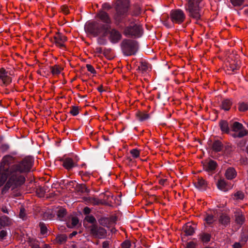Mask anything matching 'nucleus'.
<instances>
[{
    "instance_id": "1",
    "label": "nucleus",
    "mask_w": 248,
    "mask_h": 248,
    "mask_svg": "<svg viewBox=\"0 0 248 248\" xmlns=\"http://www.w3.org/2000/svg\"><path fill=\"white\" fill-rule=\"evenodd\" d=\"M32 158L30 156L24 158L17 163L12 165L10 168V173L17 178V184L23 185L25 178L22 174L29 172L33 165Z\"/></svg>"
},
{
    "instance_id": "2",
    "label": "nucleus",
    "mask_w": 248,
    "mask_h": 248,
    "mask_svg": "<svg viewBox=\"0 0 248 248\" xmlns=\"http://www.w3.org/2000/svg\"><path fill=\"white\" fill-rule=\"evenodd\" d=\"M32 158L30 156L24 158L17 163L12 165L10 168V173L17 178V184L23 185L25 178L22 174L29 172L33 165Z\"/></svg>"
},
{
    "instance_id": "3",
    "label": "nucleus",
    "mask_w": 248,
    "mask_h": 248,
    "mask_svg": "<svg viewBox=\"0 0 248 248\" xmlns=\"http://www.w3.org/2000/svg\"><path fill=\"white\" fill-rule=\"evenodd\" d=\"M96 17L103 23L97 21H93L89 23L87 27L90 28L94 33L106 32V31L110 28L111 24L112 23L110 16L103 10H100L96 14Z\"/></svg>"
},
{
    "instance_id": "4",
    "label": "nucleus",
    "mask_w": 248,
    "mask_h": 248,
    "mask_svg": "<svg viewBox=\"0 0 248 248\" xmlns=\"http://www.w3.org/2000/svg\"><path fill=\"white\" fill-rule=\"evenodd\" d=\"M130 6L129 0H117L115 3V13L113 18L116 25L122 22L128 15Z\"/></svg>"
},
{
    "instance_id": "5",
    "label": "nucleus",
    "mask_w": 248,
    "mask_h": 248,
    "mask_svg": "<svg viewBox=\"0 0 248 248\" xmlns=\"http://www.w3.org/2000/svg\"><path fill=\"white\" fill-rule=\"evenodd\" d=\"M202 0H189L186 11L188 12V16L196 20V23L199 24L198 21L201 19V9L200 3Z\"/></svg>"
},
{
    "instance_id": "6",
    "label": "nucleus",
    "mask_w": 248,
    "mask_h": 248,
    "mask_svg": "<svg viewBox=\"0 0 248 248\" xmlns=\"http://www.w3.org/2000/svg\"><path fill=\"white\" fill-rule=\"evenodd\" d=\"M121 47L124 55L129 56L136 54L139 48V45L137 41L124 39L121 43Z\"/></svg>"
},
{
    "instance_id": "7",
    "label": "nucleus",
    "mask_w": 248,
    "mask_h": 248,
    "mask_svg": "<svg viewBox=\"0 0 248 248\" xmlns=\"http://www.w3.org/2000/svg\"><path fill=\"white\" fill-rule=\"evenodd\" d=\"M143 33V29L141 26L134 23L125 27L123 31V34L131 38H137L141 36Z\"/></svg>"
},
{
    "instance_id": "8",
    "label": "nucleus",
    "mask_w": 248,
    "mask_h": 248,
    "mask_svg": "<svg viewBox=\"0 0 248 248\" xmlns=\"http://www.w3.org/2000/svg\"><path fill=\"white\" fill-rule=\"evenodd\" d=\"M90 233L95 238L101 239L104 238L107 235V231L104 228L98 226L97 224H92L88 226Z\"/></svg>"
},
{
    "instance_id": "9",
    "label": "nucleus",
    "mask_w": 248,
    "mask_h": 248,
    "mask_svg": "<svg viewBox=\"0 0 248 248\" xmlns=\"http://www.w3.org/2000/svg\"><path fill=\"white\" fill-rule=\"evenodd\" d=\"M170 17L173 23L180 24L184 21L186 16L182 10L175 9L171 11Z\"/></svg>"
},
{
    "instance_id": "10",
    "label": "nucleus",
    "mask_w": 248,
    "mask_h": 248,
    "mask_svg": "<svg viewBox=\"0 0 248 248\" xmlns=\"http://www.w3.org/2000/svg\"><path fill=\"white\" fill-rule=\"evenodd\" d=\"M17 178L13 175L11 174V177H10L8 181L2 189L1 193L2 194L6 193L10 187H12V189H14L18 186H21L22 185H18L17 184Z\"/></svg>"
},
{
    "instance_id": "11",
    "label": "nucleus",
    "mask_w": 248,
    "mask_h": 248,
    "mask_svg": "<svg viewBox=\"0 0 248 248\" xmlns=\"http://www.w3.org/2000/svg\"><path fill=\"white\" fill-rule=\"evenodd\" d=\"M14 160V158L10 155L4 156L0 162V169L2 170L9 171L11 165Z\"/></svg>"
},
{
    "instance_id": "12",
    "label": "nucleus",
    "mask_w": 248,
    "mask_h": 248,
    "mask_svg": "<svg viewBox=\"0 0 248 248\" xmlns=\"http://www.w3.org/2000/svg\"><path fill=\"white\" fill-rule=\"evenodd\" d=\"M87 30L89 32H90L91 34H93L94 36H98L99 35H100V37H99L97 38V43L100 45H105L107 44V40L106 38V37L108 34V31H106V32L105 33V32H102L100 33H94L93 32V30H91L90 28L87 27Z\"/></svg>"
},
{
    "instance_id": "13",
    "label": "nucleus",
    "mask_w": 248,
    "mask_h": 248,
    "mask_svg": "<svg viewBox=\"0 0 248 248\" xmlns=\"http://www.w3.org/2000/svg\"><path fill=\"white\" fill-rule=\"evenodd\" d=\"M108 34H109V40L112 43H118L122 38V34L115 29H108Z\"/></svg>"
},
{
    "instance_id": "14",
    "label": "nucleus",
    "mask_w": 248,
    "mask_h": 248,
    "mask_svg": "<svg viewBox=\"0 0 248 248\" xmlns=\"http://www.w3.org/2000/svg\"><path fill=\"white\" fill-rule=\"evenodd\" d=\"M54 42L60 48L65 47L64 42L67 41V37L61 33L57 32L53 37Z\"/></svg>"
},
{
    "instance_id": "15",
    "label": "nucleus",
    "mask_w": 248,
    "mask_h": 248,
    "mask_svg": "<svg viewBox=\"0 0 248 248\" xmlns=\"http://www.w3.org/2000/svg\"><path fill=\"white\" fill-rule=\"evenodd\" d=\"M62 162L63 167L68 170H70L76 166V164L74 162L72 158L70 157H66L61 160Z\"/></svg>"
},
{
    "instance_id": "16",
    "label": "nucleus",
    "mask_w": 248,
    "mask_h": 248,
    "mask_svg": "<svg viewBox=\"0 0 248 248\" xmlns=\"http://www.w3.org/2000/svg\"><path fill=\"white\" fill-rule=\"evenodd\" d=\"M217 166V163L212 159H210L208 162L203 164L204 170L206 171H213L216 170Z\"/></svg>"
},
{
    "instance_id": "17",
    "label": "nucleus",
    "mask_w": 248,
    "mask_h": 248,
    "mask_svg": "<svg viewBox=\"0 0 248 248\" xmlns=\"http://www.w3.org/2000/svg\"><path fill=\"white\" fill-rule=\"evenodd\" d=\"M11 224L12 220L9 217L6 216H0V230L10 226Z\"/></svg>"
},
{
    "instance_id": "18",
    "label": "nucleus",
    "mask_w": 248,
    "mask_h": 248,
    "mask_svg": "<svg viewBox=\"0 0 248 248\" xmlns=\"http://www.w3.org/2000/svg\"><path fill=\"white\" fill-rule=\"evenodd\" d=\"M234 217L235 222L239 225H242L245 220V217L242 212L238 210L234 212Z\"/></svg>"
},
{
    "instance_id": "19",
    "label": "nucleus",
    "mask_w": 248,
    "mask_h": 248,
    "mask_svg": "<svg viewBox=\"0 0 248 248\" xmlns=\"http://www.w3.org/2000/svg\"><path fill=\"white\" fill-rule=\"evenodd\" d=\"M237 175L235 170L232 167L228 168L225 172V175L226 178L228 180H232L234 179Z\"/></svg>"
},
{
    "instance_id": "20",
    "label": "nucleus",
    "mask_w": 248,
    "mask_h": 248,
    "mask_svg": "<svg viewBox=\"0 0 248 248\" xmlns=\"http://www.w3.org/2000/svg\"><path fill=\"white\" fill-rule=\"evenodd\" d=\"M219 125L221 131L223 133L229 134L230 132L229 124L226 120H221L219 122Z\"/></svg>"
},
{
    "instance_id": "21",
    "label": "nucleus",
    "mask_w": 248,
    "mask_h": 248,
    "mask_svg": "<svg viewBox=\"0 0 248 248\" xmlns=\"http://www.w3.org/2000/svg\"><path fill=\"white\" fill-rule=\"evenodd\" d=\"M223 147V144L219 140H216L214 141L212 144V149L215 152H220Z\"/></svg>"
},
{
    "instance_id": "22",
    "label": "nucleus",
    "mask_w": 248,
    "mask_h": 248,
    "mask_svg": "<svg viewBox=\"0 0 248 248\" xmlns=\"http://www.w3.org/2000/svg\"><path fill=\"white\" fill-rule=\"evenodd\" d=\"M230 127L232 130L234 132L246 130L244 128L243 124L238 122H234L232 124H230Z\"/></svg>"
},
{
    "instance_id": "23",
    "label": "nucleus",
    "mask_w": 248,
    "mask_h": 248,
    "mask_svg": "<svg viewBox=\"0 0 248 248\" xmlns=\"http://www.w3.org/2000/svg\"><path fill=\"white\" fill-rule=\"evenodd\" d=\"M136 117L140 121H143L148 119L150 116L144 111H138L136 113Z\"/></svg>"
},
{
    "instance_id": "24",
    "label": "nucleus",
    "mask_w": 248,
    "mask_h": 248,
    "mask_svg": "<svg viewBox=\"0 0 248 248\" xmlns=\"http://www.w3.org/2000/svg\"><path fill=\"white\" fill-rule=\"evenodd\" d=\"M183 230L186 236L192 235L195 232L194 228L188 224L184 227Z\"/></svg>"
},
{
    "instance_id": "25",
    "label": "nucleus",
    "mask_w": 248,
    "mask_h": 248,
    "mask_svg": "<svg viewBox=\"0 0 248 248\" xmlns=\"http://www.w3.org/2000/svg\"><path fill=\"white\" fill-rule=\"evenodd\" d=\"M76 190L78 192H80L81 193H88L90 192V189H88L86 186L85 184H78L76 186Z\"/></svg>"
},
{
    "instance_id": "26",
    "label": "nucleus",
    "mask_w": 248,
    "mask_h": 248,
    "mask_svg": "<svg viewBox=\"0 0 248 248\" xmlns=\"http://www.w3.org/2000/svg\"><path fill=\"white\" fill-rule=\"evenodd\" d=\"M219 222L224 226L228 225L230 222V217L226 215H221L219 219Z\"/></svg>"
},
{
    "instance_id": "27",
    "label": "nucleus",
    "mask_w": 248,
    "mask_h": 248,
    "mask_svg": "<svg viewBox=\"0 0 248 248\" xmlns=\"http://www.w3.org/2000/svg\"><path fill=\"white\" fill-rule=\"evenodd\" d=\"M85 221H87L89 223H92V224H97L96 223V220L94 216L93 215L90 216H87L85 217L84 221H83V225L84 226L88 228V227L87 226V225H85Z\"/></svg>"
},
{
    "instance_id": "28",
    "label": "nucleus",
    "mask_w": 248,
    "mask_h": 248,
    "mask_svg": "<svg viewBox=\"0 0 248 248\" xmlns=\"http://www.w3.org/2000/svg\"><path fill=\"white\" fill-rule=\"evenodd\" d=\"M139 68L142 72H145L151 69V65L146 62H140Z\"/></svg>"
},
{
    "instance_id": "29",
    "label": "nucleus",
    "mask_w": 248,
    "mask_h": 248,
    "mask_svg": "<svg viewBox=\"0 0 248 248\" xmlns=\"http://www.w3.org/2000/svg\"><path fill=\"white\" fill-rule=\"evenodd\" d=\"M51 72L53 75H57L61 73L63 69L59 65H54L50 67Z\"/></svg>"
},
{
    "instance_id": "30",
    "label": "nucleus",
    "mask_w": 248,
    "mask_h": 248,
    "mask_svg": "<svg viewBox=\"0 0 248 248\" xmlns=\"http://www.w3.org/2000/svg\"><path fill=\"white\" fill-rule=\"evenodd\" d=\"M232 103L229 99H225L222 102L221 108L225 110H229Z\"/></svg>"
},
{
    "instance_id": "31",
    "label": "nucleus",
    "mask_w": 248,
    "mask_h": 248,
    "mask_svg": "<svg viewBox=\"0 0 248 248\" xmlns=\"http://www.w3.org/2000/svg\"><path fill=\"white\" fill-rule=\"evenodd\" d=\"M92 202L91 204H92L93 205H98L100 204L101 205H107L108 203H107L105 201V200H99L96 198H93L92 197Z\"/></svg>"
},
{
    "instance_id": "32",
    "label": "nucleus",
    "mask_w": 248,
    "mask_h": 248,
    "mask_svg": "<svg viewBox=\"0 0 248 248\" xmlns=\"http://www.w3.org/2000/svg\"><path fill=\"white\" fill-rule=\"evenodd\" d=\"M98 222L101 226L107 227L110 224V219L108 217H102L98 219Z\"/></svg>"
},
{
    "instance_id": "33",
    "label": "nucleus",
    "mask_w": 248,
    "mask_h": 248,
    "mask_svg": "<svg viewBox=\"0 0 248 248\" xmlns=\"http://www.w3.org/2000/svg\"><path fill=\"white\" fill-rule=\"evenodd\" d=\"M206 182L202 177L198 178V182L196 184V186L197 187L199 188H201L202 187H206Z\"/></svg>"
},
{
    "instance_id": "34",
    "label": "nucleus",
    "mask_w": 248,
    "mask_h": 248,
    "mask_svg": "<svg viewBox=\"0 0 248 248\" xmlns=\"http://www.w3.org/2000/svg\"><path fill=\"white\" fill-rule=\"evenodd\" d=\"M200 238L203 243H208L210 241L211 235L207 233H202L200 235Z\"/></svg>"
},
{
    "instance_id": "35",
    "label": "nucleus",
    "mask_w": 248,
    "mask_h": 248,
    "mask_svg": "<svg viewBox=\"0 0 248 248\" xmlns=\"http://www.w3.org/2000/svg\"><path fill=\"white\" fill-rule=\"evenodd\" d=\"M248 134V130H243L239 132L238 133H233L232 134V137L236 138H241L244 137L246 135Z\"/></svg>"
},
{
    "instance_id": "36",
    "label": "nucleus",
    "mask_w": 248,
    "mask_h": 248,
    "mask_svg": "<svg viewBox=\"0 0 248 248\" xmlns=\"http://www.w3.org/2000/svg\"><path fill=\"white\" fill-rule=\"evenodd\" d=\"M67 214V211L64 208H60L58 212H57V216L60 219L62 220V218H63Z\"/></svg>"
},
{
    "instance_id": "37",
    "label": "nucleus",
    "mask_w": 248,
    "mask_h": 248,
    "mask_svg": "<svg viewBox=\"0 0 248 248\" xmlns=\"http://www.w3.org/2000/svg\"><path fill=\"white\" fill-rule=\"evenodd\" d=\"M57 241L59 243H63L65 242L67 239V236L65 234H62L58 235L56 238Z\"/></svg>"
},
{
    "instance_id": "38",
    "label": "nucleus",
    "mask_w": 248,
    "mask_h": 248,
    "mask_svg": "<svg viewBox=\"0 0 248 248\" xmlns=\"http://www.w3.org/2000/svg\"><path fill=\"white\" fill-rule=\"evenodd\" d=\"M228 67L230 68V70L234 71L235 70H237L239 68V65L237 62H235L234 61H232L230 62Z\"/></svg>"
},
{
    "instance_id": "39",
    "label": "nucleus",
    "mask_w": 248,
    "mask_h": 248,
    "mask_svg": "<svg viewBox=\"0 0 248 248\" xmlns=\"http://www.w3.org/2000/svg\"><path fill=\"white\" fill-rule=\"evenodd\" d=\"M71 224L69 223H67V226L68 228H72V227L76 226L78 223L79 220L78 217H72Z\"/></svg>"
},
{
    "instance_id": "40",
    "label": "nucleus",
    "mask_w": 248,
    "mask_h": 248,
    "mask_svg": "<svg viewBox=\"0 0 248 248\" xmlns=\"http://www.w3.org/2000/svg\"><path fill=\"white\" fill-rule=\"evenodd\" d=\"M79 174L84 181H87L88 180L90 175L88 172H84L83 171H80Z\"/></svg>"
},
{
    "instance_id": "41",
    "label": "nucleus",
    "mask_w": 248,
    "mask_h": 248,
    "mask_svg": "<svg viewBox=\"0 0 248 248\" xmlns=\"http://www.w3.org/2000/svg\"><path fill=\"white\" fill-rule=\"evenodd\" d=\"M217 186L219 189L223 190L225 188L226 184L224 179H220L218 180Z\"/></svg>"
},
{
    "instance_id": "42",
    "label": "nucleus",
    "mask_w": 248,
    "mask_h": 248,
    "mask_svg": "<svg viewBox=\"0 0 248 248\" xmlns=\"http://www.w3.org/2000/svg\"><path fill=\"white\" fill-rule=\"evenodd\" d=\"M19 217L24 220H26L27 217L25 212V209L24 207H21L20 208Z\"/></svg>"
},
{
    "instance_id": "43",
    "label": "nucleus",
    "mask_w": 248,
    "mask_h": 248,
    "mask_svg": "<svg viewBox=\"0 0 248 248\" xmlns=\"http://www.w3.org/2000/svg\"><path fill=\"white\" fill-rule=\"evenodd\" d=\"M39 227L41 230V233L42 234H45L47 232V229L45 224L43 222L39 223Z\"/></svg>"
},
{
    "instance_id": "44",
    "label": "nucleus",
    "mask_w": 248,
    "mask_h": 248,
    "mask_svg": "<svg viewBox=\"0 0 248 248\" xmlns=\"http://www.w3.org/2000/svg\"><path fill=\"white\" fill-rule=\"evenodd\" d=\"M234 196L237 200H243L245 197L244 193L241 191H238L234 193Z\"/></svg>"
},
{
    "instance_id": "45",
    "label": "nucleus",
    "mask_w": 248,
    "mask_h": 248,
    "mask_svg": "<svg viewBox=\"0 0 248 248\" xmlns=\"http://www.w3.org/2000/svg\"><path fill=\"white\" fill-rule=\"evenodd\" d=\"M238 109L240 111H245L248 109V105L245 103H240Z\"/></svg>"
},
{
    "instance_id": "46",
    "label": "nucleus",
    "mask_w": 248,
    "mask_h": 248,
    "mask_svg": "<svg viewBox=\"0 0 248 248\" xmlns=\"http://www.w3.org/2000/svg\"><path fill=\"white\" fill-rule=\"evenodd\" d=\"M70 113L73 116H76L79 113V108L77 106H72Z\"/></svg>"
},
{
    "instance_id": "47",
    "label": "nucleus",
    "mask_w": 248,
    "mask_h": 248,
    "mask_svg": "<svg viewBox=\"0 0 248 248\" xmlns=\"http://www.w3.org/2000/svg\"><path fill=\"white\" fill-rule=\"evenodd\" d=\"M140 8L138 5L134 6V9L132 12V15L134 16H137L140 14Z\"/></svg>"
},
{
    "instance_id": "48",
    "label": "nucleus",
    "mask_w": 248,
    "mask_h": 248,
    "mask_svg": "<svg viewBox=\"0 0 248 248\" xmlns=\"http://www.w3.org/2000/svg\"><path fill=\"white\" fill-rule=\"evenodd\" d=\"M231 3L234 6H239L242 5L244 0H231Z\"/></svg>"
},
{
    "instance_id": "49",
    "label": "nucleus",
    "mask_w": 248,
    "mask_h": 248,
    "mask_svg": "<svg viewBox=\"0 0 248 248\" xmlns=\"http://www.w3.org/2000/svg\"><path fill=\"white\" fill-rule=\"evenodd\" d=\"M204 220L206 222L207 224H211L214 221V216L212 215H208L205 218Z\"/></svg>"
},
{
    "instance_id": "50",
    "label": "nucleus",
    "mask_w": 248,
    "mask_h": 248,
    "mask_svg": "<svg viewBox=\"0 0 248 248\" xmlns=\"http://www.w3.org/2000/svg\"><path fill=\"white\" fill-rule=\"evenodd\" d=\"M130 154L134 158H137L140 155V151L137 149H134L130 151Z\"/></svg>"
},
{
    "instance_id": "51",
    "label": "nucleus",
    "mask_w": 248,
    "mask_h": 248,
    "mask_svg": "<svg viewBox=\"0 0 248 248\" xmlns=\"http://www.w3.org/2000/svg\"><path fill=\"white\" fill-rule=\"evenodd\" d=\"M2 81L4 85H7L11 82L12 79L11 78L8 76L7 75L5 76V78L2 79Z\"/></svg>"
},
{
    "instance_id": "52",
    "label": "nucleus",
    "mask_w": 248,
    "mask_h": 248,
    "mask_svg": "<svg viewBox=\"0 0 248 248\" xmlns=\"http://www.w3.org/2000/svg\"><path fill=\"white\" fill-rule=\"evenodd\" d=\"M131 246V242L128 240H125L121 244V247L122 248H130Z\"/></svg>"
},
{
    "instance_id": "53",
    "label": "nucleus",
    "mask_w": 248,
    "mask_h": 248,
    "mask_svg": "<svg viewBox=\"0 0 248 248\" xmlns=\"http://www.w3.org/2000/svg\"><path fill=\"white\" fill-rule=\"evenodd\" d=\"M36 193L39 197H44L45 193V191L43 187H40L36 189Z\"/></svg>"
},
{
    "instance_id": "54",
    "label": "nucleus",
    "mask_w": 248,
    "mask_h": 248,
    "mask_svg": "<svg viewBox=\"0 0 248 248\" xmlns=\"http://www.w3.org/2000/svg\"><path fill=\"white\" fill-rule=\"evenodd\" d=\"M7 73L4 68L2 67L0 69V77L1 80L5 78V76L7 75Z\"/></svg>"
},
{
    "instance_id": "55",
    "label": "nucleus",
    "mask_w": 248,
    "mask_h": 248,
    "mask_svg": "<svg viewBox=\"0 0 248 248\" xmlns=\"http://www.w3.org/2000/svg\"><path fill=\"white\" fill-rule=\"evenodd\" d=\"M53 217V216L50 212H46L43 215V218L44 219H51Z\"/></svg>"
},
{
    "instance_id": "56",
    "label": "nucleus",
    "mask_w": 248,
    "mask_h": 248,
    "mask_svg": "<svg viewBox=\"0 0 248 248\" xmlns=\"http://www.w3.org/2000/svg\"><path fill=\"white\" fill-rule=\"evenodd\" d=\"M86 67L88 71L90 72L91 73L93 74H96V71L92 65L87 64H86Z\"/></svg>"
},
{
    "instance_id": "57",
    "label": "nucleus",
    "mask_w": 248,
    "mask_h": 248,
    "mask_svg": "<svg viewBox=\"0 0 248 248\" xmlns=\"http://www.w3.org/2000/svg\"><path fill=\"white\" fill-rule=\"evenodd\" d=\"M196 245L194 242L190 241L187 243L186 248H196Z\"/></svg>"
},
{
    "instance_id": "58",
    "label": "nucleus",
    "mask_w": 248,
    "mask_h": 248,
    "mask_svg": "<svg viewBox=\"0 0 248 248\" xmlns=\"http://www.w3.org/2000/svg\"><path fill=\"white\" fill-rule=\"evenodd\" d=\"M111 6L108 3H104L102 5V8L103 10H109L111 9Z\"/></svg>"
},
{
    "instance_id": "59",
    "label": "nucleus",
    "mask_w": 248,
    "mask_h": 248,
    "mask_svg": "<svg viewBox=\"0 0 248 248\" xmlns=\"http://www.w3.org/2000/svg\"><path fill=\"white\" fill-rule=\"evenodd\" d=\"M6 235H7V232L6 231L1 230L0 232V238L1 239H3Z\"/></svg>"
},
{
    "instance_id": "60",
    "label": "nucleus",
    "mask_w": 248,
    "mask_h": 248,
    "mask_svg": "<svg viewBox=\"0 0 248 248\" xmlns=\"http://www.w3.org/2000/svg\"><path fill=\"white\" fill-rule=\"evenodd\" d=\"M109 245V242L108 241H106L103 242L102 243V248H108Z\"/></svg>"
},
{
    "instance_id": "61",
    "label": "nucleus",
    "mask_w": 248,
    "mask_h": 248,
    "mask_svg": "<svg viewBox=\"0 0 248 248\" xmlns=\"http://www.w3.org/2000/svg\"><path fill=\"white\" fill-rule=\"evenodd\" d=\"M91 212V209L88 207H85L83 209V213L85 215H88Z\"/></svg>"
},
{
    "instance_id": "62",
    "label": "nucleus",
    "mask_w": 248,
    "mask_h": 248,
    "mask_svg": "<svg viewBox=\"0 0 248 248\" xmlns=\"http://www.w3.org/2000/svg\"><path fill=\"white\" fill-rule=\"evenodd\" d=\"M62 10L63 12V13L65 15H67L69 14V10L68 7H67L63 6L62 8Z\"/></svg>"
},
{
    "instance_id": "63",
    "label": "nucleus",
    "mask_w": 248,
    "mask_h": 248,
    "mask_svg": "<svg viewBox=\"0 0 248 248\" xmlns=\"http://www.w3.org/2000/svg\"><path fill=\"white\" fill-rule=\"evenodd\" d=\"M92 197H84L83 199L87 203L91 204Z\"/></svg>"
},
{
    "instance_id": "64",
    "label": "nucleus",
    "mask_w": 248,
    "mask_h": 248,
    "mask_svg": "<svg viewBox=\"0 0 248 248\" xmlns=\"http://www.w3.org/2000/svg\"><path fill=\"white\" fill-rule=\"evenodd\" d=\"M232 247H233V248H241L242 245L239 242H235L234 243Z\"/></svg>"
}]
</instances>
